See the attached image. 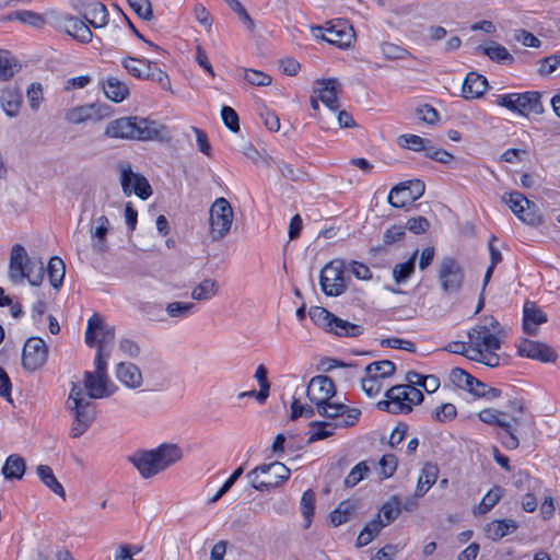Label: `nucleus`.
<instances>
[{
    "label": "nucleus",
    "mask_w": 560,
    "mask_h": 560,
    "mask_svg": "<svg viewBox=\"0 0 560 560\" xmlns=\"http://www.w3.org/2000/svg\"><path fill=\"white\" fill-rule=\"evenodd\" d=\"M166 127L150 118L126 116L114 119L107 125L104 135L108 138L139 141H162Z\"/></svg>",
    "instance_id": "nucleus-1"
},
{
    "label": "nucleus",
    "mask_w": 560,
    "mask_h": 560,
    "mask_svg": "<svg viewBox=\"0 0 560 560\" xmlns=\"http://www.w3.org/2000/svg\"><path fill=\"white\" fill-rule=\"evenodd\" d=\"M183 457V452L177 444L163 443L153 450H140L129 456V462L145 478H152Z\"/></svg>",
    "instance_id": "nucleus-2"
},
{
    "label": "nucleus",
    "mask_w": 560,
    "mask_h": 560,
    "mask_svg": "<svg viewBox=\"0 0 560 560\" xmlns=\"http://www.w3.org/2000/svg\"><path fill=\"white\" fill-rule=\"evenodd\" d=\"M67 409L73 415L71 427V436L80 438L96 419V405L84 395L83 388L72 383V387L67 400Z\"/></svg>",
    "instance_id": "nucleus-3"
},
{
    "label": "nucleus",
    "mask_w": 560,
    "mask_h": 560,
    "mask_svg": "<svg viewBox=\"0 0 560 560\" xmlns=\"http://www.w3.org/2000/svg\"><path fill=\"white\" fill-rule=\"evenodd\" d=\"M45 275L44 264L40 260H32L26 249L21 244L11 248L9 278L13 283H20L27 279L31 285H39Z\"/></svg>",
    "instance_id": "nucleus-4"
},
{
    "label": "nucleus",
    "mask_w": 560,
    "mask_h": 560,
    "mask_svg": "<svg viewBox=\"0 0 560 560\" xmlns=\"http://www.w3.org/2000/svg\"><path fill=\"white\" fill-rule=\"evenodd\" d=\"M479 419L490 425L498 428L497 435L506 450H516L520 446L518 428L523 421L518 417L505 420V413L495 409H483L478 413Z\"/></svg>",
    "instance_id": "nucleus-5"
},
{
    "label": "nucleus",
    "mask_w": 560,
    "mask_h": 560,
    "mask_svg": "<svg viewBox=\"0 0 560 560\" xmlns=\"http://www.w3.org/2000/svg\"><path fill=\"white\" fill-rule=\"evenodd\" d=\"M290 469L280 462L262 464L249 472L246 477L252 487L259 491H269L279 487L290 477Z\"/></svg>",
    "instance_id": "nucleus-6"
},
{
    "label": "nucleus",
    "mask_w": 560,
    "mask_h": 560,
    "mask_svg": "<svg viewBox=\"0 0 560 560\" xmlns=\"http://www.w3.org/2000/svg\"><path fill=\"white\" fill-rule=\"evenodd\" d=\"M541 94L536 91L495 95L494 103L523 116L542 114Z\"/></svg>",
    "instance_id": "nucleus-7"
},
{
    "label": "nucleus",
    "mask_w": 560,
    "mask_h": 560,
    "mask_svg": "<svg viewBox=\"0 0 560 560\" xmlns=\"http://www.w3.org/2000/svg\"><path fill=\"white\" fill-rule=\"evenodd\" d=\"M233 219L230 202L223 197L215 199L209 210V237L213 242L223 240L230 233Z\"/></svg>",
    "instance_id": "nucleus-8"
},
{
    "label": "nucleus",
    "mask_w": 560,
    "mask_h": 560,
    "mask_svg": "<svg viewBox=\"0 0 560 560\" xmlns=\"http://www.w3.org/2000/svg\"><path fill=\"white\" fill-rule=\"evenodd\" d=\"M345 264L340 259L328 262L320 271L319 284L322 291L328 296L342 294L347 285L345 283Z\"/></svg>",
    "instance_id": "nucleus-9"
},
{
    "label": "nucleus",
    "mask_w": 560,
    "mask_h": 560,
    "mask_svg": "<svg viewBox=\"0 0 560 560\" xmlns=\"http://www.w3.org/2000/svg\"><path fill=\"white\" fill-rule=\"evenodd\" d=\"M438 278L445 294L459 292L464 282V270L453 257H444L438 269Z\"/></svg>",
    "instance_id": "nucleus-10"
},
{
    "label": "nucleus",
    "mask_w": 560,
    "mask_h": 560,
    "mask_svg": "<svg viewBox=\"0 0 560 560\" xmlns=\"http://www.w3.org/2000/svg\"><path fill=\"white\" fill-rule=\"evenodd\" d=\"M114 340V326L107 325L98 314L91 316L88 320L85 343L89 347H94L97 343V350L106 351V347L112 345Z\"/></svg>",
    "instance_id": "nucleus-11"
},
{
    "label": "nucleus",
    "mask_w": 560,
    "mask_h": 560,
    "mask_svg": "<svg viewBox=\"0 0 560 560\" xmlns=\"http://www.w3.org/2000/svg\"><path fill=\"white\" fill-rule=\"evenodd\" d=\"M425 190L424 183L420 179H411L394 186L388 195V203L394 208H404L407 203L419 199Z\"/></svg>",
    "instance_id": "nucleus-12"
},
{
    "label": "nucleus",
    "mask_w": 560,
    "mask_h": 560,
    "mask_svg": "<svg viewBox=\"0 0 560 560\" xmlns=\"http://www.w3.org/2000/svg\"><path fill=\"white\" fill-rule=\"evenodd\" d=\"M47 357L48 348L42 338L31 337L25 341L22 352V365L25 370L34 372L40 369Z\"/></svg>",
    "instance_id": "nucleus-13"
},
{
    "label": "nucleus",
    "mask_w": 560,
    "mask_h": 560,
    "mask_svg": "<svg viewBox=\"0 0 560 560\" xmlns=\"http://www.w3.org/2000/svg\"><path fill=\"white\" fill-rule=\"evenodd\" d=\"M502 199L523 222L530 225L541 223V217L532 209L535 208V203L529 201L522 192L505 194Z\"/></svg>",
    "instance_id": "nucleus-14"
},
{
    "label": "nucleus",
    "mask_w": 560,
    "mask_h": 560,
    "mask_svg": "<svg viewBox=\"0 0 560 560\" xmlns=\"http://www.w3.org/2000/svg\"><path fill=\"white\" fill-rule=\"evenodd\" d=\"M120 183L125 195L135 192L139 198L145 200L152 195V188L148 179L137 173H133L130 164L120 165Z\"/></svg>",
    "instance_id": "nucleus-15"
},
{
    "label": "nucleus",
    "mask_w": 560,
    "mask_h": 560,
    "mask_svg": "<svg viewBox=\"0 0 560 560\" xmlns=\"http://www.w3.org/2000/svg\"><path fill=\"white\" fill-rule=\"evenodd\" d=\"M341 84L338 79L329 78L315 81L313 94L317 95L319 101L332 112L338 110V97L341 93Z\"/></svg>",
    "instance_id": "nucleus-16"
},
{
    "label": "nucleus",
    "mask_w": 560,
    "mask_h": 560,
    "mask_svg": "<svg viewBox=\"0 0 560 560\" xmlns=\"http://www.w3.org/2000/svg\"><path fill=\"white\" fill-rule=\"evenodd\" d=\"M337 389L334 381L326 375H316L311 378L306 396L311 402H323L336 396Z\"/></svg>",
    "instance_id": "nucleus-17"
},
{
    "label": "nucleus",
    "mask_w": 560,
    "mask_h": 560,
    "mask_svg": "<svg viewBox=\"0 0 560 560\" xmlns=\"http://www.w3.org/2000/svg\"><path fill=\"white\" fill-rule=\"evenodd\" d=\"M517 352L521 357L538 360L540 362H555L557 359V354L551 347L529 339H522L520 341Z\"/></svg>",
    "instance_id": "nucleus-18"
},
{
    "label": "nucleus",
    "mask_w": 560,
    "mask_h": 560,
    "mask_svg": "<svg viewBox=\"0 0 560 560\" xmlns=\"http://www.w3.org/2000/svg\"><path fill=\"white\" fill-rule=\"evenodd\" d=\"M83 386L84 394L90 399H101L109 397L114 390L109 387L108 375L94 374L91 371L84 372Z\"/></svg>",
    "instance_id": "nucleus-19"
},
{
    "label": "nucleus",
    "mask_w": 560,
    "mask_h": 560,
    "mask_svg": "<svg viewBox=\"0 0 560 560\" xmlns=\"http://www.w3.org/2000/svg\"><path fill=\"white\" fill-rule=\"evenodd\" d=\"M322 38L340 48L349 47L354 39V31L352 26L346 22H338L326 28V34Z\"/></svg>",
    "instance_id": "nucleus-20"
},
{
    "label": "nucleus",
    "mask_w": 560,
    "mask_h": 560,
    "mask_svg": "<svg viewBox=\"0 0 560 560\" xmlns=\"http://www.w3.org/2000/svg\"><path fill=\"white\" fill-rule=\"evenodd\" d=\"M547 322V314L534 302L527 301L523 308V329L527 335L536 336L538 326Z\"/></svg>",
    "instance_id": "nucleus-21"
},
{
    "label": "nucleus",
    "mask_w": 560,
    "mask_h": 560,
    "mask_svg": "<svg viewBox=\"0 0 560 560\" xmlns=\"http://www.w3.org/2000/svg\"><path fill=\"white\" fill-rule=\"evenodd\" d=\"M488 326L476 325L468 331L469 341L472 345L483 346L487 349H500L501 341L497 334L487 328Z\"/></svg>",
    "instance_id": "nucleus-22"
},
{
    "label": "nucleus",
    "mask_w": 560,
    "mask_h": 560,
    "mask_svg": "<svg viewBox=\"0 0 560 560\" xmlns=\"http://www.w3.org/2000/svg\"><path fill=\"white\" fill-rule=\"evenodd\" d=\"M488 88L487 79L477 73L469 72L463 83L462 93L466 100L481 97Z\"/></svg>",
    "instance_id": "nucleus-23"
},
{
    "label": "nucleus",
    "mask_w": 560,
    "mask_h": 560,
    "mask_svg": "<svg viewBox=\"0 0 560 560\" xmlns=\"http://www.w3.org/2000/svg\"><path fill=\"white\" fill-rule=\"evenodd\" d=\"M102 89L105 96L115 103L125 101L130 94L128 85L112 75L102 82Z\"/></svg>",
    "instance_id": "nucleus-24"
},
{
    "label": "nucleus",
    "mask_w": 560,
    "mask_h": 560,
    "mask_svg": "<svg viewBox=\"0 0 560 560\" xmlns=\"http://www.w3.org/2000/svg\"><path fill=\"white\" fill-rule=\"evenodd\" d=\"M518 528L517 523L511 518L494 520L486 527V535L493 541L514 533Z\"/></svg>",
    "instance_id": "nucleus-25"
},
{
    "label": "nucleus",
    "mask_w": 560,
    "mask_h": 560,
    "mask_svg": "<svg viewBox=\"0 0 560 560\" xmlns=\"http://www.w3.org/2000/svg\"><path fill=\"white\" fill-rule=\"evenodd\" d=\"M117 378L128 387L137 388L142 383V374L133 363H119L116 370Z\"/></svg>",
    "instance_id": "nucleus-26"
},
{
    "label": "nucleus",
    "mask_w": 560,
    "mask_h": 560,
    "mask_svg": "<svg viewBox=\"0 0 560 560\" xmlns=\"http://www.w3.org/2000/svg\"><path fill=\"white\" fill-rule=\"evenodd\" d=\"M65 33L71 36L74 40L86 44L92 40V32L90 26L83 19L71 15L70 21L67 23Z\"/></svg>",
    "instance_id": "nucleus-27"
},
{
    "label": "nucleus",
    "mask_w": 560,
    "mask_h": 560,
    "mask_svg": "<svg viewBox=\"0 0 560 560\" xmlns=\"http://www.w3.org/2000/svg\"><path fill=\"white\" fill-rule=\"evenodd\" d=\"M95 228L91 229L93 240V248L98 253H104L107 248L106 236L109 231V220L105 215H101L95 220Z\"/></svg>",
    "instance_id": "nucleus-28"
},
{
    "label": "nucleus",
    "mask_w": 560,
    "mask_h": 560,
    "mask_svg": "<svg viewBox=\"0 0 560 560\" xmlns=\"http://www.w3.org/2000/svg\"><path fill=\"white\" fill-rule=\"evenodd\" d=\"M26 470V463L19 454L9 455L1 469L5 479H22Z\"/></svg>",
    "instance_id": "nucleus-29"
},
{
    "label": "nucleus",
    "mask_w": 560,
    "mask_h": 560,
    "mask_svg": "<svg viewBox=\"0 0 560 560\" xmlns=\"http://www.w3.org/2000/svg\"><path fill=\"white\" fill-rule=\"evenodd\" d=\"M36 474L40 481L51 490L56 495L60 497L62 500H66V491L62 485L57 480L51 467L48 465H38L36 468Z\"/></svg>",
    "instance_id": "nucleus-30"
},
{
    "label": "nucleus",
    "mask_w": 560,
    "mask_h": 560,
    "mask_svg": "<svg viewBox=\"0 0 560 560\" xmlns=\"http://www.w3.org/2000/svg\"><path fill=\"white\" fill-rule=\"evenodd\" d=\"M439 475V467L436 464L427 463L418 479L416 495L422 497L435 483Z\"/></svg>",
    "instance_id": "nucleus-31"
},
{
    "label": "nucleus",
    "mask_w": 560,
    "mask_h": 560,
    "mask_svg": "<svg viewBox=\"0 0 560 560\" xmlns=\"http://www.w3.org/2000/svg\"><path fill=\"white\" fill-rule=\"evenodd\" d=\"M0 103L4 113L14 117L19 114L22 105V94L16 89H5L1 93Z\"/></svg>",
    "instance_id": "nucleus-32"
},
{
    "label": "nucleus",
    "mask_w": 560,
    "mask_h": 560,
    "mask_svg": "<svg viewBox=\"0 0 560 560\" xmlns=\"http://www.w3.org/2000/svg\"><path fill=\"white\" fill-rule=\"evenodd\" d=\"M83 19L89 26L100 28L108 23V12L104 4L97 2L86 10L83 14Z\"/></svg>",
    "instance_id": "nucleus-33"
},
{
    "label": "nucleus",
    "mask_w": 560,
    "mask_h": 560,
    "mask_svg": "<svg viewBox=\"0 0 560 560\" xmlns=\"http://www.w3.org/2000/svg\"><path fill=\"white\" fill-rule=\"evenodd\" d=\"M384 527L385 525L383 524V520L380 518V514H377L376 517L369 522L360 532L355 546L361 548L369 545L374 538L377 537Z\"/></svg>",
    "instance_id": "nucleus-34"
},
{
    "label": "nucleus",
    "mask_w": 560,
    "mask_h": 560,
    "mask_svg": "<svg viewBox=\"0 0 560 560\" xmlns=\"http://www.w3.org/2000/svg\"><path fill=\"white\" fill-rule=\"evenodd\" d=\"M357 505L351 501H342L337 508L330 513V522L335 526L342 525L355 516Z\"/></svg>",
    "instance_id": "nucleus-35"
},
{
    "label": "nucleus",
    "mask_w": 560,
    "mask_h": 560,
    "mask_svg": "<svg viewBox=\"0 0 560 560\" xmlns=\"http://www.w3.org/2000/svg\"><path fill=\"white\" fill-rule=\"evenodd\" d=\"M328 332L339 337H358L362 335L363 327L335 316V320L331 322Z\"/></svg>",
    "instance_id": "nucleus-36"
},
{
    "label": "nucleus",
    "mask_w": 560,
    "mask_h": 560,
    "mask_svg": "<svg viewBox=\"0 0 560 560\" xmlns=\"http://www.w3.org/2000/svg\"><path fill=\"white\" fill-rule=\"evenodd\" d=\"M477 49L488 56L492 61L508 65H512L514 62V57L509 52V50L495 42H491L490 46H478Z\"/></svg>",
    "instance_id": "nucleus-37"
},
{
    "label": "nucleus",
    "mask_w": 560,
    "mask_h": 560,
    "mask_svg": "<svg viewBox=\"0 0 560 560\" xmlns=\"http://www.w3.org/2000/svg\"><path fill=\"white\" fill-rule=\"evenodd\" d=\"M47 273L51 287L58 290L62 285L66 273L63 260L57 256L51 257L48 261Z\"/></svg>",
    "instance_id": "nucleus-38"
},
{
    "label": "nucleus",
    "mask_w": 560,
    "mask_h": 560,
    "mask_svg": "<svg viewBox=\"0 0 560 560\" xmlns=\"http://www.w3.org/2000/svg\"><path fill=\"white\" fill-rule=\"evenodd\" d=\"M20 69L21 65L11 56L10 51L0 49V81L12 79Z\"/></svg>",
    "instance_id": "nucleus-39"
},
{
    "label": "nucleus",
    "mask_w": 560,
    "mask_h": 560,
    "mask_svg": "<svg viewBox=\"0 0 560 560\" xmlns=\"http://www.w3.org/2000/svg\"><path fill=\"white\" fill-rule=\"evenodd\" d=\"M152 65V61L132 57L122 60L124 68L137 79H145L149 75L150 66Z\"/></svg>",
    "instance_id": "nucleus-40"
},
{
    "label": "nucleus",
    "mask_w": 560,
    "mask_h": 560,
    "mask_svg": "<svg viewBox=\"0 0 560 560\" xmlns=\"http://www.w3.org/2000/svg\"><path fill=\"white\" fill-rule=\"evenodd\" d=\"M400 513V500L397 495H393L388 501H386L381 506L380 512L377 514H380V518L383 520V524L387 526L394 521H396Z\"/></svg>",
    "instance_id": "nucleus-41"
},
{
    "label": "nucleus",
    "mask_w": 560,
    "mask_h": 560,
    "mask_svg": "<svg viewBox=\"0 0 560 560\" xmlns=\"http://www.w3.org/2000/svg\"><path fill=\"white\" fill-rule=\"evenodd\" d=\"M218 282L214 279H205L191 291V298L196 301H208L217 295Z\"/></svg>",
    "instance_id": "nucleus-42"
},
{
    "label": "nucleus",
    "mask_w": 560,
    "mask_h": 560,
    "mask_svg": "<svg viewBox=\"0 0 560 560\" xmlns=\"http://www.w3.org/2000/svg\"><path fill=\"white\" fill-rule=\"evenodd\" d=\"M310 436L308 443H313L319 440L327 439L334 434L337 424H332L324 421H312L310 422Z\"/></svg>",
    "instance_id": "nucleus-43"
},
{
    "label": "nucleus",
    "mask_w": 560,
    "mask_h": 560,
    "mask_svg": "<svg viewBox=\"0 0 560 560\" xmlns=\"http://www.w3.org/2000/svg\"><path fill=\"white\" fill-rule=\"evenodd\" d=\"M417 255L418 250H415L407 261L395 265L393 268V277L397 284L406 282L407 279L415 272Z\"/></svg>",
    "instance_id": "nucleus-44"
},
{
    "label": "nucleus",
    "mask_w": 560,
    "mask_h": 560,
    "mask_svg": "<svg viewBox=\"0 0 560 560\" xmlns=\"http://www.w3.org/2000/svg\"><path fill=\"white\" fill-rule=\"evenodd\" d=\"M396 371L394 362L389 360H382L372 362L366 365L365 372L368 375H375L378 378H385L393 375Z\"/></svg>",
    "instance_id": "nucleus-45"
},
{
    "label": "nucleus",
    "mask_w": 560,
    "mask_h": 560,
    "mask_svg": "<svg viewBox=\"0 0 560 560\" xmlns=\"http://www.w3.org/2000/svg\"><path fill=\"white\" fill-rule=\"evenodd\" d=\"M315 510V493L313 490L308 489L303 492L301 498V513L304 517L305 524L304 528H308L312 523V517L314 515Z\"/></svg>",
    "instance_id": "nucleus-46"
},
{
    "label": "nucleus",
    "mask_w": 560,
    "mask_h": 560,
    "mask_svg": "<svg viewBox=\"0 0 560 560\" xmlns=\"http://www.w3.org/2000/svg\"><path fill=\"white\" fill-rule=\"evenodd\" d=\"M308 315L315 325L324 328L326 331H328V328L331 326V322L335 320L336 316L335 314L320 306L311 307Z\"/></svg>",
    "instance_id": "nucleus-47"
},
{
    "label": "nucleus",
    "mask_w": 560,
    "mask_h": 560,
    "mask_svg": "<svg viewBox=\"0 0 560 560\" xmlns=\"http://www.w3.org/2000/svg\"><path fill=\"white\" fill-rule=\"evenodd\" d=\"M475 376L460 368H454L450 374V381L458 388L470 392Z\"/></svg>",
    "instance_id": "nucleus-48"
},
{
    "label": "nucleus",
    "mask_w": 560,
    "mask_h": 560,
    "mask_svg": "<svg viewBox=\"0 0 560 560\" xmlns=\"http://www.w3.org/2000/svg\"><path fill=\"white\" fill-rule=\"evenodd\" d=\"M494 241H497V237L492 235L488 242V248L490 253V266L487 268L485 273L482 291L490 281L495 266L502 261V254L498 248L494 247Z\"/></svg>",
    "instance_id": "nucleus-49"
},
{
    "label": "nucleus",
    "mask_w": 560,
    "mask_h": 560,
    "mask_svg": "<svg viewBox=\"0 0 560 560\" xmlns=\"http://www.w3.org/2000/svg\"><path fill=\"white\" fill-rule=\"evenodd\" d=\"M502 492L503 489L501 487H494L490 489L482 498L475 513L486 514L487 512H489L498 503L502 495Z\"/></svg>",
    "instance_id": "nucleus-50"
},
{
    "label": "nucleus",
    "mask_w": 560,
    "mask_h": 560,
    "mask_svg": "<svg viewBox=\"0 0 560 560\" xmlns=\"http://www.w3.org/2000/svg\"><path fill=\"white\" fill-rule=\"evenodd\" d=\"M378 409L388 411L393 415L408 413L412 410V407L407 401H400L398 399L382 400L377 404Z\"/></svg>",
    "instance_id": "nucleus-51"
},
{
    "label": "nucleus",
    "mask_w": 560,
    "mask_h": 560,
    "mask_svg": "<svg viewBox=\"0 0 560 560\" xmlns=\"http://www.w3.org/2000/svg\"><path fill=\"white\" fill-rule=\"evenodd\" d=\"M65 118L71 124H82L86 120H91L90 105L86 104L68 109Z\"/></svg>",
    "instance_id": "nucleus-52"
},
{
    "label": "nucleus",
    "mask_w": 560,
    "mask_h": 560,
    "mask_svg": "<svg viewBox=\"0 0 560 560\" xmlns=\"http://www.w3.org/2000/svg\"><path fill=\"white\" fill-rule=\"evenodd\" d=\"M370 471V468L366 462L358 463L348 474L345 479V486L347 488H352L357 486Z\"/></svg>",
    "instance_id": "nucleus-53"
},
{
    "label": "nucleus",
    "mask_w": 560,
    "mask_h": 560,
    "mask_svg": "<svg viewBox=\"0 0 560 560\" xmlns=\"http://www.w3.org/2000/svg\"><path fill=\"white\" fill-rule=\"evenodd\" d=\"M382 52L387 60H398L406 59L411 57V54L406 48L393 44V43H383L381 46Z\"/></svg>",
    "instance_id": "nucleus-54"
},
{
    "label": "nucleus",
    "mask_w": 560,
    "mask_h": 560,
    "mask_svg": "<svg viewBox=\"0 0 560 560\" xmlns=\"http://www.w3.org/2000/svg\"><path fill=\"white\" fill-rule=\"evenodd\" d=\"M70 14L51 11L45 15V25H49L59 32H65L68 27L67 23L70 21Z\"/></svg>",
    "instance_id": "nucleus-55"
},
{
    "label": "nucleus",
    "mask_w": 560,
    "mask_h": 560,
    "mask_svg": "<svg viewBox=\"0 0 560 560\" xmlns=\"http://www.w3.org/2000/svg\"><path fill=\"white\" fill-rule=\"evenodd\" d=\"M431 141L429 139L422 138L416 135H402L399 137V144L402 148H407L413 151H422L425 148V144H430Z\"/></svg>",
    "instance_id": "nucleus-56"
},
{
    "label": "nucleus",
    "mask_w": 560,
    "mask_h": 560,
    "mask_svg": "<svg viewBox=\"0 0 560 560\" xmlns=\"http://www.w3.org/2000/svg\"><path fill=\"white\" fill-rule=\"evenodd\" d=\"M16 16H18V20L21 21L22 23L32 25L36 28H42L45 26V22H46L45 16L37 12L22 10V11H18Z\"/></svg>",
    "instance_id": "nucleus-57"
},
{
    "label": "nucleus",
    "mask_w": 560,
    "mask_h": 560,
    "mask_svg": "<svg viewBox=\"0 0 560 560\" xmlns=\"http://www.w3.org/2000/svg\"><path fill=\"white\" fill-rule=\"evenodd\" d=\"M457 416L456 407L453 404L446 402L436 407L432 412V418L438 422H445L455 419Z\"/></svg>",
    "instance_id": "nucleus-58"
},
{
    "label": "nucleus",
    "mask_w": 560,
    "mask_h": 560,
    "mask_svg": "<svg viewBox=\"0 0 560 560\" xmlns=\"http://www.w3.org/2000/svg\"><path fill=\"white\" fill-rule=\"evenodd\" d=\"M244 79L252 85L255 86H267L271 84V77L265 72L247 69L244 74Z\"/></svg>",
    "instance_id": "nucleus-59"
},
{
    "label": "nucleus",
    "mask_w": 560,
    "mask_h": 560,
    "mask_svg": "<svg viewBox=\"0 0 560 560\" xmlns=\"http://www.w3.org/2000/svg\"><path fill=\"white\" fill-rule=\"evenodd\" d=\"M405 231L408 230L413 234H423L430 229V222L427 218L419 215L407 220Z\"/></svg>",
    "instance_id": "nucleus-60"
},
{
    "label": "nucleus",
    "mask_w": 560,
    "mask_h": 560,
    "mask_svg": "<svg viewBox=\"0 0 560 560\" xmlns=\"http://www.w3.org/2000/svg\"><path fill=\"white\" fill-rule=\"evenodd\" d=\"M129 5L136 12V14L145 20L150 21L153 18L151 2L149 0H127Z\"/></svg>",
    "instance_id": "nucleus-61"
},
{
    "label": "nucleus",
    "mask_w": 560,
    "mask_h": 560,
    "mask_svg": "<svg viewBox=\"0 0 560 560\" xmlns=\"http://www.w3.org/2000/svg\"><path fill=\"white\" fill-rule=\"evenodd\" d=\"M221 117L226 128L232 132H237L240 130L238 115L232 107L223 106L221 109Z\"/></svg>",
    "instance_id": "nucleus-62"
},
{
    "label": "nucleus",
    "mask_w": 560,
    "mask_h": 560,
    "mask_svg": "<svg viewBox=\"0 0 560 560\" xmlns=\"http://www.w3.org/2000/svg\"><path fill=\"white\" fill-rule=\"evenodd\" d=\"M560 66V54L550 55L540 60L538 73L541 77L551 74Z\"/></svg>",
    "instance_id": "nucleus-63"
},
{
    "label": "nucleus",
    "mask_w": 560,
    "mask_h": 560,
    "mask_svg": "<svg viewBox=\"0 0 560 560\" xmlns=\"http://www.w3.org/2000/svg\"><path fill=\"white\" fill-rule=\"evenodd\" d=\"M194 306V303L172 302L166 305V313L171 317H185Z\"/></svg>",
    "instance_id": "nucleus-64"
}]
</instances>
